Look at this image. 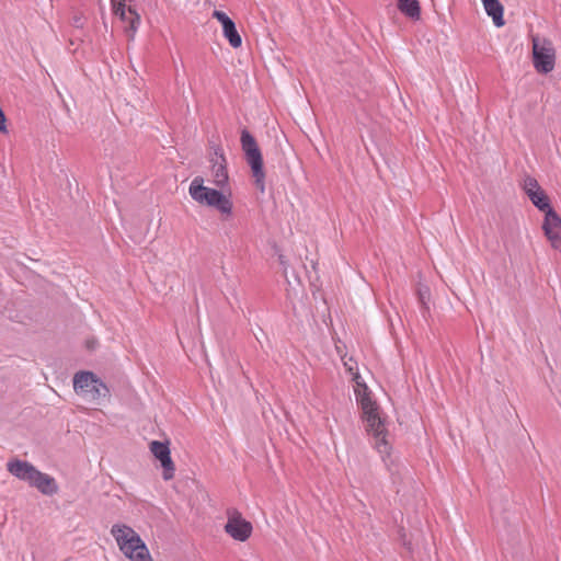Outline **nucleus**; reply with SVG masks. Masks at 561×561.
<instances>
[{"label": "nucleus", "instance_id": "f257e3e1", "mask_svg": "<svg viewBox=\"0 0 561 561\" xmlns=\"http://www.w3.org/2000/svg\"><path fill=\"white\" fill-rule=\"evenodd\" d=\"M356 382L357 401L363 411V420L365 422L366 431L374 435L376 438L375 446L377 450L382 454L389 453V444L386 439L385 422L380 416L379 408L375 401L371 400L368 393V388L365 383L360 382V376L355 374L353 377Z\"/></svg>", "mask_w": 561, "mask_h": 561}, {"label": "nucleus", "instance_id": "f03ea898", "mask_svg": "<svg viewBox=\"0 0 561 561\" xmlns=\"http://www.w3.org/2000/svg\"><path fill=\"white\" fill-rule=\"evenodd\" d=\"M111 534L121 551L131 561H152L145 542L133 528L126 525H114Z\"/></svg>", "mask_w": 561, "mask_h": 561}, {"label": "nucleus", "instance_id": "7ed1b4c3", "mask_svg": "<svg viewBox=\"0 0 561 561\" xmlns=\"http://www.w3.org/2000/svg\"><path fill=\"white\" fill-rule=\"evenodd\" d=\"M73 389L87 401L98 404L111 397L108 387L92 371L75 374Z\"/></svg>", "mask_w": 561, "mask_h": 561}, {"label": "nucleus", "instance_id": "20e7f679", "mask_svg": "<svg viewBox=\"0 0 561 561\" xmlns=\"http://www.w3.org/2000/svg\"><path fill=\"white\" fill-rule=\"evenodd\" d=\"M190 194L199 204L217 207L219 210H231L233 207L230 194L204 186L201 178H195L191 182Z\"/></svg>", "mask_w": 561, "mask_h": 561}, {"label": "nucleus", "instance_id": "39448f33", "mask_svg": "<svg viewBox=\"0 0 561 561\" xmlns=\"http://www.w3.org/2000/svg\"><path fill=\"white\" fill-rule=\"evenodd\" d=\"M241 147L245 156V160L251 168L255 186L263 192L265 173L263 170V158L254 137L247 130L241 131Z\"/></svg>", "mask_w": 561, "mask_h": 561}, {"label": "nucleus", "instance_id": "423d86ee", "mask_svg": "<svg viewBox=\"0 0 561 561\" xmlns=\"http://www.w3.org/2000/svg\"><path fill=\"white\" fill-rule=\"evenodd\" d=\"M533 61L538 72L548 73L554 68V48L552 43L538 35L533 36Z\"/></svg>", "mask_w": 561, "mask_h": 561}, {"label": "nucleus", "instance_id": "0eeeda50", "mask_svg": "<svg viewBox=\"0 0 561 561\" xmlns=\"http://www.w3.org/2000/svg\"><path fill=\"white\" fill-rule=\"evenodd\" d=\"M227 516L228 520L225 525V531L234 540L245 541L252 534L251 523L245 520L234 508H229Z\"/></svg>", "mask_w": 561, "mask_h": 561}, {"label": "nucleus", "instance_id": "6e6552de", "mask_svg": "<svg viewBox=\"0 0 561 561\" xmlns=\"http://www.w3.org/2000/svg\"><path fill=\"white\" fill-rule=\"evenodd\" d=\"M150 451L161 463L163 469V479L171 480L174 477L175 466L170 456L169 444L159 440H152L150 443Z\"/></svg>", "mask_w": 561, "mask_h": 561}, {"label": "nucleus", "instance_id": "1a4fd4ad", "mask_svg": "<svg viewBox=\"0 0 561 561\" xmlns=\"http://www.w3.org/2000/svg\"><path fill=\"white\" fill-rule=\"evenodd\" d=\"M542 228L552 248L561 252V217L558 213H545Z\"/></svg>", "mask_w": 561, "mask_h": 561}, {"label": "nucleus", "instance_id": "9d476101", "mask_svg": "<svg viewBox=\"0 0 561 561\" xmlns=\"http://www.w3.org/2000/svg\"><path fill=\"white\" fill-rule=\"evenodd\" d=\"M211 162V175L213 182L224 188L228 184V171L227 161L225 154L220 148H215L214 157L210 159Z\"/></svg>", "mask_w": 561, "mask_h": 561}, {"label": "nucleus", "instance_id": "9b49d317", "mask_svg": "<svg viewBox=\"0 0 561 561\" xmlns=\"http://www.w3.org/2000/svg\"><path fill=\"white\" fill-rule=\"evenodd\" d=\"M213 18L220 22L224 36L233 48H239L242 44L240 34L236 28L234 22L222 11L215 10Z\"/></svg>", "mask_w": 561, "mask_h": 561}, {"label": "nucleus", "instance_id": "f8f14e48", "mask_svg": "<svg viewBox=\"0 0 561 561\" xmlns=\"http://www.w3.org/2000/svg\"><path fill=\"white\" fill-rule=\"evenodd\" d=\"M524 191L528 198L539 210H552L549 206L548 197L543 190L539 186L538 182L533 178H527L524 181Z\"/></svg>", "mask_w": 561, "mask_h": 561}, {"label": "nucleus", "instance_id": "ddd939ff", "mask_svg": "<svg viewBox=\"0 0 561 561\" xmlns=\"http://www.w3.org/2000/svg\"><path fill=\"white\" fill-rule=\"evenodd\" d=\"M7 470L15 478L32 483L33 479L37 473V469L30 462L14 459L7 463Z\"/></svg>", "mask_w": 561, "mask_h": 561}, {"label": "nucleus", "instance_id": "4468645a", "mask_svg": "<svg viewBox=\"0 0 561 561\" xmlns=\"http://www.w3.org/2000/svg\"><path fill=\"white\" fill-rule=\"evenodd\" d=\"M33 488H36L44 495H54L58 492V484L56 480L47 473L37 471L35 478L30 484Z\"/></svg>", "mask_w": 561, "mask_h": 561}, {"label": "nucleus", "instance_id": "2eb2a0df", "mask_svg": "<svg viewBox=\"0 0 561 561\" xmlns=\"http://www.w3.org/2000/svg\"><path fill=\"white\" fill-rule=\"evenodd\" d=\"M483 4V8L489 16L492 18L495 26L501 27L504 25V8L499 0H489Z\"/></svg>", "mask_w": 561, "mask_h": 561}, {"label": "nucleus", "instance_id": "dca6fc26", "mask_svg": "<svg viewBox=\"0 0 561 561\" xmlns=\"http://www.w3.org/2000/svg\"><path fill=\"white\" fill-rule=\"evenodd\" d=\"M398 9L412 20H419L421 16V8L417 0H398Z\"/></svg>", "mask_w": 561, "mask_h": 561}, {"label": "nucleus", "instance_id": "f3484780", "mask_svg": "<svg viewBox=\"0 0 561 561\" xmlns=\"http://www.w3.org/2000/svg\"><path fill=\"white\" fill-rule=\"evenodd\" d=\"M127 24L125 32L129 39H134L140 24V15L130 7L127 9V18L122 20Z\"/></svg>", "mask_w": 561, "mask_h": 561}, {"label": "nucleus", "instance_id": "a211bd4d", "mask_svg": "<svg viewBox=\"0 0 561 561\" xmlns=\"http://www.w3.org/2000/svg\"><path fill=\"white\" fill-rule=\"evenodd\" d=\"M416 294H417L419 302L422 306L423 312L424 313L428 312L430 311V298H431V291H430L428 286L419 284Z\"/></svg>", "mask_w": 561, "mask_h": 561}, {"label": "nucleus", "instance_id": "6ab92c4d", "mask_svg": "<svg viewBox=\"0 0 561 561\" xmlns=\"http://www.w3.org/2000/svg\"><path fill=\"white\" fill-rule=\"evenodd\" d=\"M113 12L121 18V20H125L127 18V9L125 5V0H111Z\"/></svg>", "mask_w": 561, "mask_h": 561}, {"label": "nucleus", "instance_id": "aec40b11", "mask_svg": "<svg viewBox=\"0 0 561 561\" xmlns=\"http://www.w3.org/2000/svg\"><path fill=\"white\" fill-rule=\"evenodd\" d=\"M0 133H2V134L8 133L7 117L1 107H0Z\"/></svg>", "mask_w": 561, "mask_h": 561}, {"label": "nucleus", "instance_id": "412c9836", "mask_svg": "<svg viewBox=\"0 0 561 561\" xmlns=\"http://www.w3.org/2000/svg\"><path fill=\"white\" fill-rule=\"evenodd\" d=\"M278 260L280 265L283 266L284 276L287 278V261L283 254H278Z\"/></svg>", "mask_w": 561, "mask_h": 561}, {"label": "nucleus", "instance_id": "4be33fe9", "mask_svg": "<svg viewBox=\"0 0 561 561\" xmlns=\"http://www.w3.org/2000/svg\"><path fill=\"white\" fill-rule=\"evenodd\" d=\"M310 263H311L312 270L316 271L317 270V262L314 260H311Z\"/></svg>", "mask_w": 561, "mask_h": 561}, {"label": "nucleus", "instance_id": "5701e85b", "mask_svg": "<svg viewBox=\"0 0 561 561\" xmlns=\"http://www.w3.org/2000/svg\"><path fill=\"white\" fill-rule=\"evenodd\" d=\"M348 370L352 371V364H348Z\"/></svg>", "mask_w": 561, "mask_h": 561}, {"label": "nucleus", "instance_id": "b1692460", "mask_svg": "<svg viewBox=\"0 0 561 561\" xmlns=\"http://www.w3.org/2000/svg\"><path fill=\"white\" fill-rule=\"evenodd\" d=\"M348 370L352 371V364H348Z\"/></svg>", "mask_w": 561, "mask_h": 561}]
</instances>
